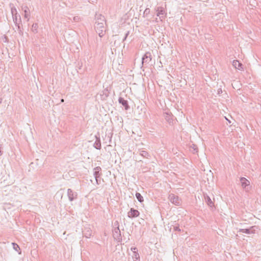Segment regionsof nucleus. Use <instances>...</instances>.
<instances>
[{
  "label": "nucleus",
  "instance_id": "1",
  "mask_svg": "<svg viewBox=\"0 0 261 261\" xmlns=\"http://www.w3.org/2000/svg\"><path fill=\"white\" fill-rule=\"evenodd\" d=\"M95 29L100 37H102L104 36L106 31L104 24H100L99 23L95 24Z\"/></svg>",
  "mask_w": 261,
  "mask_h": 261
},
{
  "label": "nucleus",
  "instance_id": "2",
  "mask_svg": "<svg viewBox=\"0 0 261 261\" xmlns=\"http://www.w3.org/2000/svg\"><path fill=\"white\" fill-rule=\"evenodd\" d=\"M152 60V56L150 52H146L142 58V64H148Z\"/></svg>",
  "mask_w": 261,
  "mask_h": 261
},
{
  "label": "nucleus",
  "instance_id": "3",
  "mask_svg": "<svg viewBox=\"0 0 261 261\" xmlns=\"http://www.w3.org/2000/svg\"><path fill=\"white\" fill-rule=\"evenodd\" d=\"M240 181L241 183V186L243 189H245L246 191H248L250 187V181L247 179L245 177H242L240 178Z\"/></svg>",
  "mask_w": 261,
  "mask_h": 261
},
{
  "label": "nucleus",
  "instance_id": "4",
  "mask_svg": "<svg viewBox=\"0 0 261 261\" xmlns=\"http://www.w3.org/2000/svg\"><path fill=\"white\" fill-rule=\"evenodd\" d=\"M169 198L170 202L173 204L177 206H179L181 204V200L179 199L177 196H175V195L172 194L169 195Z\"/></svg>",
  "mask_w": 261,
  "mask_h": 261
},
{
  "label": "nucleus",
  "instance_id": "5",
  "mask_svg": "<svg viewBox=\"0 0 261 261\" xmlns=\"http://www.w3.org/2000/svg\"><path fill=\"white\" fill-rule=\"evenodd\" d=\"M257 228V226H252L248 228L240 229L239 232H241L247 234H252L255 233Z\"/></svg>",
  "mask_w": 261,
  "mask_h": 261
},
{
  "label": "nucleus",
  "instance_id": "6",
  "mask_svg": "<svg viewBox=\"0 0 261 261\" xmlns=\"http://www.w3.org/2000/svg\"><path fill=\"white\" fill-rule=\"evenodd\" d=\"M67 196L70 201H72L77 198V194L73 191L71 189L67 190Z\"/></svg>",
  "mask_w": 261,
  "mask_h": 261
},
{
  "label": "nucleus",
  "instance_id": "7",
  "mask_svg": "<svg viewBox=\"0 0 261 261\" xmlns=\"http://www.w3.org/2000/svg\"><path fill=\"white\" fill-rule=\"evenodd\" d=\"M95 19L96 20L95 24L96 23H102V24H106V20L105 19V17L103 15H102L101 14H98L96 13L95 15Z\"/></svg>",
  "mask_w": 261,
  "mask_h": 261
},
{
  "label": "nucleus",
  "instance_id": "8",
  "mask_svg": "<svg viewBox=\"0 0 261 261\" xmlns=\"http://www.w3.org/2000/svg\"><path fill=\"white\" fill-rule=\"evenodd\" d=\"M140 215V212L134 208H131L130 209V211H129V212L128 213V217L130 218H136V217H139Z\"/></svg>",
  "mask_w": 261,
  "mask_h": 261
},
{
  "label": "nucleus",
  "instance_id": "9",
  "mask_svg": "<svg viewBox=\"0 0 261 261\" xmlns=\"http://www.w3.org/2000/svg\"><path fill=\"white\" fill-rule=\"evenodd\" d=\"M164 117L166 121L170 124H173L174 119H173V115L171 113L165 112L163 114Z\"/></svg>",
  "mask_w": 261,
  "mask_h": 261
},
{
  "label": "nucleus",
  "instance_id": "10",
  "mask_svg": "<svg viewBox=\"0 0 261 261\" xmlns=\"http://www.w3.org/2000/svg\"><path fill=\"white\" fill-rule=\"evenodd\" d=\"M95 137L96 138V141L93 144V146L95 148L100 150L101 149V145L99 134L98 133L97 135H96Z\"/></svg>",
  "mask_w": 261,
  "mask_h": 261
},
{
  "label": "nucleus",
  "instance_id": "11",
  "mask_svg": "<svg viewBox=\"0 0 261 261\" xmlns=\"http://www.w3.org/2000/svg\"><path fill=\"white\" fill-rule=\"evenodd\" d=\"M113 235L115 239L122 240L121 232L119 228H114L113 230Z\"/></svg>",
  "mask_w": 261,
  "mask_h": 261
},
{
  "label": "nucleus",
  "instance_id": "12",
  "mask_svg": "<svg viewBox=\"0 0 261 261\" xmlns=\"http://www.w3.org/2000/svg\"><path fill=\"white\" fill-rule=\"evenodd\" d=\"M118 102L120 104L122 105L124 107L125 110H128L129 109L130 107L128 105L127 100H125L121 97H119L118 98Z\"/></svg>",
  "mask_w": 261,
  "mask_h": 261
},
{
  "label": "nucleus",
  "instance_id": "13",
  "mask_svg": "<svg viewBox=\"0 0 261 261\" xmlns=\"http://www.w3.org/2000/svg\"><path fill=\"white\" fill-rule=\"evenodd\" d=\"M232 65L236 69L240 70H243L244 69L243 64L237 60L233 61Z\"/></svg>",
  "mask_w": 261,
  "mask_h": 261
},
{
  "label": "nucleus",
  "instance_id": "14",
  "mask_svg": "<svg viewBox=\"0 0 261 261\" xmlns=\"http://www.w3.org/2000/svg\"><path fill=\"white\" fill-rule=\"evenodd\" d=\"M83 233L86 238H89L92 236V231L89 227H85Z\"/></svg>",
  "mask_w": 261,
  "mask_h": 261
},
{
  "label": "nucleus",
  "instance_id": "15",
  "mask_svg": "<svg viewBox=\"0 0 261 261\" xmlns=\"http://www.w3.org/2000/svg\"><path fill=\"white\" fill-rule=\"evenodd\" d=\"M156 12H157V16H159L160 18L164 17V14L165 13L164 9L161 7H158L156 9Z\"/></svg>",
  "mask_w": 261,
  "mask_h": 261
},
{
  "label": "nucleus",
  "instance_id": "16",
  "mask_svg": "<svg viewBox=\"0 0 261 261\" xmlns=\"http://www.w3.org/2000/svg\"><path fill=\"white\" fill-rule=\"evenodd\" d=\"M110 92L108 89H105L102 91L100 93V95L101 97V99L103 100L106 99L109 95Z\"/></svg>",
  "mask_w": 261,
  "mask_h": 261
},
{
  "label": "nucleus",
  "instance_id": "17",
  "mask_svg": "<svg viewBox=\"0 0 261 261\" xmlns=\"http://www.w3.org/2000/svg\"><path fill=\"white\" fill-rule=\"evenodd\" d=\"M204 197L205 202L210 207H212L214 205V202L211 200V198L206 194H204Z\"/></svg>",
  "mask_w": 261,
  "mask_h": 261
},
{
  "label": "nucleus",
  "instance_id": "18",
  "mask_svg": "<svg viewBox=\"0 0 261 261\" xmlns=\"http://www.w3.org/2000/svg\"><path fill=\"white\" fill-rule=\"evenodd\" d=\"M138 152L140 155H141L143 158L149 159L150 157V155L149 154V153L145 150H143L142 149H139Z\"/></svg>",
  "mask_w": 261,
  "mask_h": 261
},
{
  "label": "nucleus",
  "instance_id": "19",
  "mask_svg": "<svg viewBox=\"0 0 261 261\" xmlns=\"http://www.w3.org/2000/svg\"><path fill=\"white\" fill-rule=\"evenodd\" d=\"M94 176L95 177L100 178L101 175V169L99 166H97L94 169Z\"/></svg>",
  "mask_w": 261,
  "mask_h": 261
},
{
  "label": "nucleus",
  "instance_id": "20",
  "mask_svg": "<svg viewBox=\"0 0 261 261\" xmlns=\"http://www.w3.org/2000/svg\"><path fill=\"white\" fill-rule=\"evenodd\" d=\"M12 17L13 21L15 25L21 22V18L20 15H17V14H15V15L12 16Z\"/></svg>",
  "mask_w": 261,
  "mask_h": 261
},
{
  "label": "nucleus",
  "instance_id": "21",
  "mask_svg": "<svg viewBox=\"0 0 261 261\" xmlns=\"http://www.w3.org/2000/svg\"><path fill=\"white\" fill-rule=\"evenodd\" d=\"M23 9L24 10V16L25 18H27V20L29 21L30 16V10L27 6L24 7V8H23Z\"/></svg>",
  "mask_w": 261,
  "mask_h": 261
},
{
  "label": "nucleus",
  "instance_id": "22",
  "mask_svg": "<svg viewBox=\"0 0 261 261\" xmlns=\"http://www.w3.org/2000/svg\"><path fill=\"white\" fill-rule=\"evenodd\" d=\"M135 195H136V198L137 199V200H138L139 202H140L141 203L143 202V201H144L143 197L140 193L137 192L136 193Z\"/></svg>",
  "mask_w": 261,
  "mask_h": 261
},
{
  "label": "nucleus",
  "instance_id": "23",
  "mask_svg": "<svg viewBox=\"0 0 261 261\" xmlns=\"http://www.w3.org/2000/svg\"><path fill=\"white\" fill-rule=\"evenodd\" d=\"M38 24L36 23H33L32 26V30L34 33H37V29H38Z\"/></svg>",
  "mask_w": 261,
  "mask_h": 261
},
{
  "label": "nucleus",
  "instance_id": "24",
  "mask_svg": "<svg viewBox=\"0 0 261 261\" xmlns=\"http://www.w3.org/2000/svg\"><path fill=\"white\" fill-rule=\"evenodd\" d=\"M133 258L134 259V261H140V255L138 253H135L132 256Z\"/></svg>",
  "mask_w": 261,
  "mask_h": 261
},
{
  "label": "nucleus",
  "instance_id": "25",
  "mask_svg": "<svg viewBox=\"0 0 261 261\" xmlns=\"http://www.w3.org/2000/svg\"><path fill=\"white\" fill-rule=\"evenodd\" d=\"M17 27V31L19 33V34L21 35H23V31H22V30L21 29V27H20V23H19L18 24H17L16 25H15Z\"/></svg>",
  "mask_w": 261,
  "mask_h": 261
},
{
  "label": "nucleus",
  "instance_id": "26",
  "mask_svg": "<svg viewBox=\"0 0 261 261\" xmlns=\"http://www.w3.org/2000/svg\"><path fill=\"white\" fill-rule=\"evenodd\" d=\"M11 13L12 16L17 14L16 9L15 7L11 8Z\"/></svg>",
  "mask_w": 261,
  "mask_h": 261
},
{
  "label": "nucleus",
  "instance_id": "27",
  "mask_svg": "<svg viewBox=\"0 0 261 261\" xmlns=\"http://www.w3.org/2000/svg\"><path fill=\"white\" fill-rule=\"evenodd\" d=\"M73 20L74 22H79L81 20V18L80 16H76L73 17Z\"/></svg>",
  "mask_w": 261,
  "mask_h": 261
},
{
  "label": "nucleus",
  "instance_id": "28",
  "mask_svg": "<svg viewBox=\"0 0 261 261\" xmlns=\"http://www.w3.org/2000/svg\"><path fill=\"white\" fill-rule=\"evenodd\" d=\"M12 244L13 245L14 249H15L16 251H17L18 249H20L19 246L17 244H16L15 243H13Z\"/></svg>",
  "mask_w": 261,
  "mask_h": 261
},
{
  "label": "nucleus",
  "instance_id": "29",
  "mask_svg": "<svg viewBox=\"0 0 261 261\" xmlns=\"http://www.w3.org/2000/svg\"><path fill=\"white\" fill-rule=\"evenodd\" d=\"M114 228H119V223L118 221H116L114 224Z\"/></svg>",
  "mask_w": 261,
  "mask_h": 261
},
{
  "label": "nucleus",
  "instance_id": "30",
  "mask_svg": "<svg viewBox=\"0 0 261 261\" xmlns=\"http://www.w3.org/2000/svg\"><path fill=\"white\" fill-rule=\"evenodd\" d=\"M149 13H150V9L149 8H146L144 12V15H147L149 14Z\"/></svg>",
  "mask_w": 261,
  "mask_h": 261
},
{
  "label": "nucleus",
  "instance_id": "31",
  "mask_svg": "<svg viewBox=\"0 0 261 261\" xmlns=\"http://www.w3.org/2000/svg\"><path fill=\"white\" fill-rule=\"evenodd\" d=\"M131 250L133 252V254H135V252L138 253V249L136 247L131 248Z\"/></svg>",
  "mask_w": 261,
  "mask_h": 261
},
{
  "label": "nucleus",
  "instance_id": "32",
  "mask_svg": "<svg viewBox=\"0 0 261 261\" xmlns=\"http://www.w3.org/2000/svg\"><path fill=\"white\" fill-rule=\"evenodd\" d=\"M95 178L96 184L97 185L100 184V178L95 177Z\"/></svg>",
  "mask_w": 261,
  "mask_h": 261
},
{
  "label": "nucleus",
  "instance_id": "33",
  "mask_svg": "<svg viewBox=\"0 0 261 261\" xmlns=\"http://www.w3.org/2000/svg\"><path fill=\"white\" fill-rule=\"evenodd\" d=\"M174 229L175 231H180V229L179 228V226L174 227Z\"/></svg>",
  "mask_w": 261,
  "mask_h": 261
},
{
  "label": "nucleus",
  "instance_id": "34",
  "mask_svg": "<svg viewBox=\"0 0 261 261\" xmlns=\"http://www.w3.org/2000/svg\"><path fill=\"white\" fill-rule=\"evenodd\" d=\"M193 146H193V149H194V150L197 152L198 151V148H197V147H196V145H193Z\"/></svg>",
  "mask_w": 261,
  "mask_h": 261
},
{
  "label": "nucleus",
  "instance_id": "35",
  "mask_svg": "<svg viewBox=\"0 0 261 261\" xmlns=\"http://www.w3.org/2000/svg\"><path fill=\"white\" fill-rule=\"evenodd\" d=\"M222 93V90L221 89H219L218 90V94H220Z\"/></svg>",
  "mask_w": 261,
  "mask_h": 261
},
{
  "label": "nucleus",
  "instance_id": "36",
  "mask_svg": "<svg viewBox=\"0 0 261 261\" xmlns=\"http://www.w3.org/2000/svg\"><path fill=\"white\" fill-rule=\"evenodd\" d=\"M129 32L127 31V33L125 34V38H126L127 37V36L129 35Z\"/></svg>",
  "mask_w": 261,
  "mask_h": 261
},
{
  "label": "nucleus",
  "instance_id": "37",
  "mask_svg": "<svg viewBox=\"0 0 261 261\" xmlns=\"http://www.w3.org/2000/svg\"><path fill=\"white\" fill-rule=\"evenodd\" d=\"M126 39V38H125V37H124V38L123 39V41H125Z\"/></svg>",
  "mask_w": 261,
  "mask_h": 261
}]
</instances>
